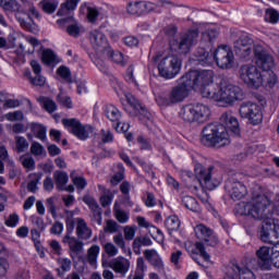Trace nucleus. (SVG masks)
Segmentation results:
<instances>
[{
    "mask_svg": "<svg viewBox=\"0 0 279 279\" xmlns=\"http://www.w3.org/2000/svg\"><path fill=\"white\" fill-rule=\"evenodd\" d=\"M215 72L213 70H191L181 76L178 81V85L171 88L169 92H163L156 98L158 106L161 108H168V106H175V104H182L186 97H189V90H199L202 97H204L205 90L215 88Z\"/></svg>",
    "mask_w": 279,
    "mask_h": 279,
    "instance_id": "obj_1",
    "label": "nucleus"
},
{
    "mask_svg": "<svg viewBox=\"0 0 279 279\" xmlns=\"http://www.w3.org/2000/svg\"><path fill=\"white\" fill-rule=\"evenodd\" d=\"M238 215L252 217L256 221H263L259 230V239L263 243L279 241V219L271 218V201L264 194L254 193L247 202L235 206Z\"/></svg>",
    "mask_w": 279,
    "mask_h": 279,
    "instance_id": "obj_2",
    "label": "nucleus"
},
{
    "mask_svg": "<svg viewBox=\"0 0 279 279\" xmlns=\"http://www.w3.org/2000/svg\"><path fill=\"white\" fill-rule=\"evenodd\" d=\"M221 124H207L202 131V143L206 147H226L230 145V134L228 130L234 134V136L241 135V126L239 120L232 114V112H225L220 117Z\"/></svg>",
    "mask_w": 279,
    "mask_h": 279,
    "instance_id": "obj_3",
    "label": "nucleus"
},
{
    "mask_svg": "<svg viewBox=\"0 0 279 279\" xmlns=\"http://www.w3.org/2000/svg\"><path fill=\"white\" fill-rule=\"evenodd\" d=\"M191 60L195 64H201V66H210L216 62L220 69H232L234 66V52L228 45L218 46L214 52H209L205 48H198Z\"/></svg>",
    "mask_w": 279,
    "mask_h": 279,
    "instance_id": "obj_4",
    "label": "nucleus"
},
{
    "mask_svg": "<svg viewBox=\"0 0 279 279\" xmlns=\"http://www.w3.org/2000/svg\"><path fill=\"white\" fill-rule=\"evenodd\" d=\"M204 98L213 99L223 108H228V106H234L235 101H243L245 93L241 87L227 81H221L220 84L215 85V88L205 90Z\"/></svg>",
    "mask_w": 279,
    "mask_h": 279,
    "instance_id": "obj_5",
    "label": "nucleus"
},
{
    "mask_svg": "<svg viewBox=\"0 0 279 279\" xmlns=\"http://www.w3.org/2000/svg\"><path fill=\"white\" fill-rule=\"evenodd\" d=\"M211 114L210 107L202 102L185 105L179 111V117L182 121L185 123H197L198 125L208 123Z\"/></svg>",
    "mask_w": 279,
    "mask_h": 279,
    "instance_id": "obj_6",
    "label": "nucleus"
},
{
    "mask_svg": "<svg viewBox=\"0 0 279 279\" xmlns=\"http://www.w3.org/2000/svg\"><path fill=\"white\" fill-rule=\"evenodd\" d=\"M182 71V60L175 56H168L158 63V73L163 80H173Z\"/></svg>",
    "mask_w": 279,
    "mask_h": 279,
    "instance_id": "obj_7",
    "label": "nucleus"
},
{
    "mask_svg": "<svg viewBox=\"0 0 279 279\" xmlns=\"http://www.w3.org/2000/svg\"><path fill=\"white\" fill-rule=\"evenodd\" d=\"M239 77L241 82L246 84L248 88H254L255 90L263 86V74L258 71L256 65L245 64L242 65L239 70Z\"/></svg>",
    "mask_w": 279,
    "mask_h": 279,
    "instance_id": "obj_8",
    "label": "nucleus"
},
{
    "mask_svg": "<svg viewBox=\"0 0 279 279\" xmlns=\"http://www.w3.org/2000/svg\"><path fill=\"white\" fill-rule=\"evenodd\" d=\"M61 123L65 130L73 136H76L78 141H86L93 134V128L90 124H82V122L75 118H64Z\"/></svg>",
    "mask_w": 279,
    "mask_h": 279,
    "instance_id": "obj_9",
    "label": "nucleus"
},
{
    "mask_svg": "<svg viewBox=\"0 0 279 279\" xmlns=\"http://www.w3.org/2000/svg\"><path fill=\"white\" fill-rule=\"evenodd\" d=\"M197 38H199V33L196 29L189 31L181 35L179 39L171 40L170 48L179 53H189L191 47L197 43Z\"/></svg>",
    "mask_w": 279,
    "mask_h": 279,
    "instance_id": "obj_10",
    "label": "nucleus"
},
{
    "mask_svg": "<svg viewBox=\"0 0 279 279\" xmlns=\"http://www.w3.org/2000/svg\"><path fill=\"white\" fill-rule=\"evenodd\" d=\"M240 117L242 119H247L252 125H258L263 123V111L258 104L246 101L240 106L239 109Z\"/></svg>",
    "mask_w": 279,
    "mask_h": 279,
    "instance_id": "obj_11",
    "label": "nucleus"
},
{
    "mask_svg": "<svg viewBox=\"0 0 279 279\" xmlns=\"http://www.w3.org/2000/svg\"><path fill=\"white\" fill-rule=\"evenodd\" d=\"M256 44L254 43V38L247 34L243 33L233 44L235 53L241 58H247L252 56V53H256Z\"/></svg>",
    "mask_w": 279,
    "mask_h": 279,
    "instance_id": "obj_12",
    "label": "nucleus"
},
{
    "mask_svg": "<svg viewBox=\"0 0 279 279\" xmlns=\"http://www.w3.org/2000/svg\"><path fill=\"white\" fill-rule=\"evenodd\" d=\"M194 171L201 186L203 189H207V191H214V189H217V186H219L221 183L219 180H213V167L206 169L201 163H196Z\"/></svg>",
    "mask_w": 279,
    "mask_h": 279,
    "instance_id": "obj_13",
    "label": "nucleus"
},
{
    "mask_svg": "<svg viewBox=\"0 0 279 279\" xmlns=\"http://www.w3.org/2000/svg\"><path fill=\"white\" fill-rule=\"evenodd\" d=\"M226 279H256V277L245 264L231 263L226 269Z\"/></svg>",
    "mask_w": 279,
    "mask_h": 279,
    "instance_id": "obj_14",
    "label": "nucleus"
},
{
    "mask_svg": "<svg viewBox=\"0 0 279 279\" xmlns=\"http://www.w3.org/2000/svg\"><path fill=\"white\" fill-rule=\"evenodd\" d=\"M276 246H262L256 251L257 266L262 271H269L271 269V258H274Z\"/></svg>",
    "mask_w": 279,
    "mask_h": 279,
    "instance_id": "obj_15",
    "label": "nucleus"
},
{
    "mask_svg": "<svg viewBox=\"0 0 279 279\" xmlns=\"http://www.w3.org/2000/svg\"><path fill=\"white\" fill-rule=\"evenodd\" d=\"M255 60L257 66L262 69V71H264L265 73L274 69V57L265 51L263 45L255 46Z\"/></svg>",
    "mask_w": 279,
    "mask_h": 279,
    "instance_id": "obj_16",
    "label": "nucleus"
},
{
    "mask_svg": "<svg viewBox=\"0 0 279 279\" xmlns=\"http://www.w3.org/2000/svg\"><path fill=\"white\" fill-rule=\"evenodd\" d=\"M194 232L197 239H199L201 241H205V243H207V245H210L211 247L219 243V238H217L215 231L206 227V225H197L196 227H194Z\"/></svg>",
    "mask_w": 279,
    "mask_h": 279,
    "instance_id": "obj_17",
    "label": "nucleus"
},
{
    "mask_svg": "<svg viewBox=\"0 0 279 279\" xmlns=\"http://www.w3.org/2000/svg\"><path fill=\"white\" fill-rule=\"evenodd\" d=\"M26 43L27 45L25 46L20 45V48L15 50V53H17V56H23V53H25V56H27L31 60L33 73H36V60L32 59V56H34V51H36V38L32 36H26Z\"/></svg>",
    "mask_w": 279,
    "mask_h": 279,
    "instance_id": "obj_18",
    "label": "nucleus"
},
{
    "mask_svg": "<svg viewBox=\"0 0 279 279\" xmlns=\"http://www.w3.org/2000/svg\"><path fill=\"white\" fill-rule=\"evenodd\" d=\"M187 252H189L191 258H193V260H195V263H197V265H202V264H199V258L197 256H201V258H203V260H205V263L210 262V254H208V252H206V246H204V243H202V242H196V243L187 246Z\"/></svg>",
    "mask_w": 279,
    "mask_h": 279,
    "instance_id": "obj_19",
    "label": "nucleus"
},
{
    "mask_svg": "<svg viewBox=\"0 0 279 279\" xmlns=\"http://www.w3.org/2000/svg\"><path fill=\"white\" fill-rule=\"evenodd\" d=\"M89 40L94 49L98 53H105V51L110 47L108 45V39L106 38V35L99 31H93L89 34Z\"/></svg>",
    "mask_w": 279,
    "mask_h": 279,
    "instance_id": "obj_20",
    "label": "nucleus"
},
{
    "mask_svg": "<svg viewBox=\"0 0 279 279\" xmlns=\"http://www.w3.org/2000/svg\"><path fill=\"white\" fill-rule=\"evenodd\" d=\"M156 8L155 3L138 1V2H130L126 7L128 14H132L134 16H141V14H145L147 12H151Z\"/></svg>",
    "mask_w": 279,
    "mask_h": 279,
    "instance_id": "obj_21",
    "label": "nucleus"
},
{
    "mask_svg": "<svg viewBox=\"0 0 279 279\" xmlns=\"http://www.w3.org/2000/svg\"><path fill=\"white\" fill-rule=\"evenodd\" d=\"M229 195L234 201L243 199L247 196V186L238 178H233L230 182Z\"/></svg>",
    "mask_w": 279,
    "mask_h": 279,
    "instance_id": "obj_22",
    "label": "nucleus"
},
{
    "mask_svg": "<svg viewBox=\"0 0 279 279\" xmlns=\"http://www.w3.org/2000/svg\"><path fill=\"white\" fill-rule=\"evenodd\" d=\"M110 269L114 271V274H119L122 278L128 276V271H130L131 263L130 259L119 256L109 263Z\"/></svg>",
    "mask_w": 279,
    "mask_h": 279,
    "instance_id": "obj_23",
    "label": "nucleus"
},
{
    "mask_svg": "<svg viewBox=\"0 0 279 279\" xmlns=\"http://www.w3.org/2000/svg\"><path fill=\"white\" fill-rule=\"evenodd\" d=\"M76 235L78 239H82V241H88L90 236H93V229L89 228V226L86 223V220L83 218H76Z\"/></svg>",
    "mask_w": 279,
    "mask_h": 279,
    "instance_id": "obj_24",
    "label": "nucleus"
},
{
    "mask_svg": "<svg viewBox=\"0 0 279 279\" xmlns=\"http://www.w3.org/2000/svg\"><path fill=\"white\" fill-rule=\"evenodd\" d=\"M144 258L148 263L156 267V269H163L165 263L162 262V257L158 254V252L154 248L144 251Z\"/></svg>",
    "mask_w": 279,
    "mask_h": 279,
    "instance_id": "obj_25",
    "label": "nucleus"
},
{
    "mask_svg": "<svg viewBox=\"0 0 279 279\" xmlns=\"http://www.w3.org/2000/svg\"><path fill=\"white\" fill-rule=\"evenodd\" d=\"M41 62L46 64V66H51L52 69L54 66H58L60 62H62V59L53 52L51 49H45L41 53Z\"/></svg>",
    "mask_w": 279,
    "mask_h": 279,
    "instance_id": "obj_26",
    "label": "nucleus"
},
{
    "mask_svg": "<svg viewBox=\"0 0 279 279\" xmlns=\"http://www.w3.org/2000/svg\"><path fill=\"white\" fill-rule=\"evenodd\" d=\"M102 56L105 58H110L112 62L120 64V66H125V64H128V57L123 56L120 51L112 50L110 46L107 48Z\"/></svg>",
    "mask_w": 279,
    "mask_h": 279,
    "instance_id": "obj_27",
    "label": "nucleus"
},
{
    "mask_svg": "<svg viewBox=\"0 0 279 279\" xmlns=\"http://www.w3.org/2000/svg\"><path fill=\"white\" fill-rule=\"evenodd\" d=\"M113 216L119 223H128L130 221V211L121 208V203H119V201L114 202Z\"/></svg>",
    "mask_w": 279,
    "mask_h": 279,
    "instance_id": "obj_28",
    "label": "nucleus"
},
{
    "mask_svg": "<svg viewBox=\"0 0 279 279\" xmlns=\"http://www.w3.org/2000/svg\"><path fill=\"white\" fill-rule=\"evenodd\" d=\"M98 190L101 193L100 195V205L102 208H107V206H110L114 199V193L112 191L106 189L104 185H98Z\"/></svg>",
    "mask_w": 279,
    "mask_h": 279,
    "instance_id": "obj_29",
    "label": "nucleus"
},
{
    "mask_svg": "<svg viewBox=\"0 0 279 279\" xmlns=\"http://www.w3.org/2000/svg\"><path fill=\"white\" fill-rule=\"evenodd\" d=\"M57 264L59 265V267L56 269L57 276L59 278H64L65 274H68V271H71V259L66 257H59L57 259Z\"/></svg>",
    "mask_w": 279,
    "mask_h": 279,
    "instance_id": "obj_30",
    "label": "nucleus"
},
{
    "mask_svg": "<svg viewBox=\"0 0 279 279\" xmlns=\"http://www.w3.org/2000/svg\"><path fill=\"white\" fill-rule=\"evenodd\" d=\"M54 184L58 191H64V186L69 184V174L64 171H54L53 173Z\"/></svg>",
    "mask_w": 279,
    "mask_h": 279,
    "instance_id": "obj_31",
    "label": "nucleus"
},
{
    "mask_svg": "<svg viewBox=\"0 0 279 279\" xmlns=\"http://www.w3.org/2000/svg\"><path fill=\"white\" fill-rule=\"evenodd\" d=\"M58 5H60V0H43L39 2V8L46 14H53L58 10Z\"/></svg>",
    "mask_w": 279,
    "mask_h": 279,
    "instance_id": "obj_32",
    "label": "nucleus"
},
{
    "mask_svg": "<svg viewBox=\"0 0 279 279\" xmlns=\"http://www.w3.org/2000/svg\"><path fill=\"white\" fill-rule=\"evenodd\" d=\"M80 12H82V14H86L89 23H95L97 21V16H99V11L96 8L88 7L87 4H82Z\"/></svg>",
    "mask_w": 279,
    "mask_h": 279,
    "instance_id": "obj_33",
    "label": "nucleus"
},
{
    "mask_svg": "<svg viewBox=\"0 0 279 279\" xmlns=\"http://www.w3.org/2000/svg\"><path fill=\"white\" fill-rule=\"evenodd\" d=\"M99 252H101V247L99 245L94 244L87 251V262L92 267H97V258L99 256Z\"/></svg>",
    "mask_w": 279,
    "mask_h": 279,
    "instance_id": "obj_34",
    "label": "nucleus"
},
{
    "mask_svg": "<svg viewBox=\"0 0 279 279\" xmlns=\"http://www.w3.org/2000/svg\"><path fill=\"white\" fill-rule=\"evenodd\" d=\"M182 204L187 208V210H191L192 213H201L202 207H199V203H197V199L193 196H184L182 198Z\"/></svg>",
    "mask_w": 279,
    "mask_h": 279,
    "instance_id": "obj_35",
    "label": "nucleus"
},
{
    "mask_svg": "<svg viewBox=\"0 0 279 279\" xmlns=\"http://www.w3.org/2000/svg\"><path fill=\"white\" fill-rule=\"evenodd\" d=\"M105 114L112 123H118L119 119H121V112L113 105H107L105 107Z\"/></svg>",
    "mask_w": 279,
    "mask_h": 279,
    "instance_id": "obj_36",
    "label": "nucleus"
},
{
    "mask_svg": "<svg viewBox=\"0 0 279 279\" xmlns=\"http://www.w3.org/2000/svg\"><path fill=\"white\" fill-rule=\"evenodd\" d=\"M38 102L40 104L41 108H44V110H46V112H49L50 114L51 112H56L58 110V105H56V101H53L49 97H39Z\"/></svg>",
    "mask_w": 279,
    "mask_h": 279,
    "instance_id": "obj_37",
    "label": "nucleus"
},
{
    "mask_svg": "<svg viewBox=\"0 0 279 279\" xmlns=\"http://www.w3.org/2000/svg\"><path fill=\"white\" fill-rule=\"evenodd\" d=\"M70 178L77 191H84L86 189L88 182H86L84 177L77 175V171H72Z\"/></svg>",
    "mask_w": 279,
    "mask_h": 279,
    "instance_id": "obj_38",
    "label": "nucleus"
},
{
    "mask_svg": "<svg viewBox=\"0 0 279 279\" xmlns=\"http://www.w3.org/2000/svg\"><path fill=\"white\" fill-rule=\"evenodd\" d=\"M165 227L167 228L169 234L180 230V218L177 216H169L165 221Z\"/></svg>",
    "mask_w": 279,
    "mask_h": 279,
    "instance_id": "obj_39",
    "label": "nucleus"
},
{
    "mask_svg": "<svg viewBox=\"0 0 279 279\" xmlns=\"http://www.w3.org/2000/svg\"><path fill=\"white\" fill-rule=\"evenodd\" d=\"M63 243H68L72 252H80V250H82V243L71 235H65L63 238Z\"/></svg>",
    "mask_w": 279,
    "mask_h": 279,
    "instance_id": "obj_40",
    "label": "nucleus"
},
{
    "mask_svg": "<svg viewBox=\"0 0 279 279\" xmlns=\"http://www.w3.org/2000/svg\"><path fill=\"white\" fill-rule=\"evenodd\" d=\"M121 226H119L117 221L109 219L106 220V223L104 226V232H106V234H117Z\"/></svg>",
    "mask_w": 279,
    "mask_h": 279,
    "instance_id": "obj_41",
    "label": "nucleus"
},
{
    "mask_svg": "<svg viewBox=\"0 0 279 279\" xmlns=\"http://www.w3.org/2000/svg\"><path fill=\"white\" fill-rule=\"evenodd\" d=\"M57 75L64 80L65 82H73V78L71 77V70L66 65H60L57 69Z\"/></svg>",
    "mask_w": 279,
    "mask_h": 279,
    "instance_id": "obj_42",
    "label": "nucleus"
},
{
    "mask_svg": "<svg viewBox=\"0 0 279 279\" xmlns=\"http://www.w3.org/2000/svg\"><path fill=\"white\" fill-rule=\"evenodd\" d=\"M0 7L5 12H15V10H19V4L16 3V0H0Z\"/></svg>",
    "mask_w": 279,
    "mask_h": 279,
    "instance_id": "obj_43",
    "label": "nucleus"
},
{
    "mask_svg": "<svg viewBox=\"0 0 279 279\" xmlns=\"http://www.w3.org/2000/svg\"><path fill=\"white\" fill-rule=\"evenodd\" d=\"M102 250L110 258L119 254V247H117V245H114L112 242L105 243L102 245Z\"/></svg>",
    "mask_w": 279,
    "mask_h": 279,
    "instance_id": "obj_44",
    "label": "nucleus"
},
{
    "mask_svg": "<svg viewBox=\"0 0 279 279\" xmlns=\"http://www.w3.org/2000/svg\"><path fill=\"white\" fill-rule=\"evenodd\" d=\"M219 36V32L216 28H208L205 33H203L202 40L204 43H213Z\"/></svg>",
    "mask_w": 279,
    "mask_h": 279,
    "instance_id": "obj_45",
    "label": "nucleus"
},
{
    "mask_svg": "<svg viewBox=\"0 0 279 279\" xmlns=\"http://www.w3.org/2000/svg\"><path fill=\"white\" fill-rule=\"evenodd\" d=\"M15 145L17 154H23L29 147L27 140L23 136H15Z\"/></svg>",
    "mask_w": 279,
    "mask_h": 279,
    "instance_id": "obj_46",
    "label": "nucleus"
},
{
    "mask_svg": "<svg viewBox=\"0 0 279 279\" xmlns=\"http://www.w3.org/2000/svg\"><path fill=\"white\" fill-rule=\"evenodd\" d=\"M265 19H266V21H268V23L276 25V23H278V21H279V12L276 11L275 9H268L266 11Z\"/></svg>",
    "mask_w": 279,
    "mask_h": 279,
    "instance_id": "obj_47",
    "label": "nucleus"
},
{
    "mask_svg": "<svg viewBox=\"0 0 279 279\" xmlns=\"http://www.w3.org/2000/svg\"><path fill=\"white\" fill-rule=\"evenodd\" d=\"M263 80H267V84L270 88H272V86H276L277 82H278V76H276V73H274L271 70L262 74Z\"/></svg>",
    "mask_w": 279,
    "mask_h": 279,
    "instance_id": "obj_48",
    "label": "nucleus"
},
{
    "mask_svg": "<svg viewBox=\"0 0 279 279\" xmlns=\"http://www.w3.org/2000/svg\"><path fill=\"white\" fill-rule=\"evenodd\" d=\"M143 202L147 208H154L156 206V196L154 193L146 192L143 196Z\"/></svg>",
    "mask_w": 279,
    "mask_h": 279,
    "instance_id": "obj_49",
    "label": "nucleus"
},
{
    "mask_svg": "<svg viewBox=\"0 0 279 279\" xmlns=\"http://www.w3.org/2000/svg\"><path fill=\"white\" fill-rule=\"evenodd\" d=\"M57 101L64 108H73V101L71 100V97L64 94H59L57 97Z\"/></svg>",
    "mask_w": 279,
    "mask_h": 279,
    "instance_id": "obj_50",
    "label": "nucleus"
},
{
    "mask_svg": "<svg viewBox=\"0 0 279 279\" xmlns=\"http://www.w3.org/2000/svg\"><path fill=\"white\" fill-rule=\"evenodd\" d=\"M43 71V68L40 64H36V82L37 86H49L47 84V77H45L40 72Z\"/></svg>",
    "mask_w": 279,
    "mask_h": 279,
    "instance_id": "obj_51",
    "label": "nucleus"
},
{
    "mask_svg": "<svg viewBox=\"0 0 279 279\" xmlns=\"http://www.w3.org/2000/svg\"><path fill=\"white\" fill-rule=\"evenodd\" d=\"M145 271H147V264H145V258L137 257L135 274H140L142 276H145Z\"/></svg>",
    "mask_w": 279,
    "mask_h": 279,
    "instance_id": "obj_52",
    "label": "nucleus"
},
{
    "mask_svg": "<svg viewBox=\"0 0 279 279\" xmlns=\"http://www.w3.org/2000/svg\"><path fill=\"white\" fill-rule=\"evenodd\" d=\"M100 141L102 143H112L114 141V135L112 131L102 129L100 131Z\"/></svg>",
    "mask_w": 279,
    "mask_h": 279,
    "instance_id": "obj_53",
    "label": "nucleus"
},
{
    "mask_svg": "<svg viewBox=\"0 0 279 279\" xmlns=\"http://www.w3.org/2000/svg\"><path fill=\"white\" fill-rule=\"evenodd\" d=\"M36 137L39 138V141H47V126L43 124H36Z\"/></svg>",
    "mask_w": 279,
    "mask_h": 279,
    "instance_id": "obj_54",
    "label": "nucleus"
},
{
    "mask_svg": "<svg viewBox=\"0 0 279 279\" xmlns=\"http://www.w3.org/2000/svg\"><path fill=\"white\" fill-rule=\"evenodd\" d=\"M136 236V227H124V239L125 241H132Z\"/></svg>",
    "mask_w": 279,
    "mask_h": 279,
    "instance_id": "obj_55",
    "label": "nucleus"
},
{
    "mask_svg": "<svg viewBox=\"0 0 279 279\" xmlns=\"http://www.w3.org/2000/svg\"><path fill=\"white\" fill-rule=\"evenodd\" d=\"M120 167V171L117 172L116 174H113V177L111 178V184L113 186H117V184H119V182H121V180H123V173H124V169L122 165H119Z\"/></svg>",
    "mask_w": 279,
    "mask_h": 279,
    "instance_id": "obj_56",
    "label": "nucleus"
},
{
    "mask_svg": "<svg viewBox=\"0 0 279 279\" xmlns=\"http://www.w3.org/2000/svg\"><path fill=\"white\" fill-rule=\"evenodd\" d=\"M8 121H23V111H14L5 114Z\"/></svg>",
    "mask_w": 279,
    "mask_h": 279,
    "instance_id": "obj_57",
    "label": "nucleus"
},
{
    "mask_svg": "<svg viewBox=\"0 0 279 279\" xmlns=\"http://www.w3.org/2000/svg\"><path fill=\"white\" fill-rule=\"evenodd\" d=\"M113 243L117 247H120V250H125V239H123V234L119 233L113 235Z\"/></svg>",
    "mask_w": 279,
    "mask_h": 279,
    "instance_id": "obj_58",
    "label": "nucleus"
},
{
    "mask_svg": "<svg viewBox=\"0 0 279 279\" xmlns=\"http://www.w3.org/2000/svg\"><path fill=\"white\" fill-rule=\"evenodd\" d=\"M22 165L25 169L32 170L34 169L36 161H34V158L32 157H22Z\"/></svg>",
    "mask_w": 279,
    "mask_h": 279,
    "instance_id": "obj_59",
    "label": "nucleus"
},
{
    "mask_svg": "<svg viewBox=\"0 0 279 279\" xmlns=\"http://www.w3.org/2000/svg\"><path fill=\"white\" fill-rule=\"evenodd\" d=\"M19 223V215L13 214L10 215L9 219L5 220V226L9 228H16V225Z\"/></svg>",
    "mask_w": 279,
    "mask_h": 279,
    "instance_id": "obj_60",
    "label": "nucleus"
},
{
    "mask_svg": "<svg viewBox=\"0 0 279 279\" xmlns=\"http://www.w3.org/2000/svg\"><path fill=\"white\" fill-rule=\"evenodd\" d=\"M64 231V225L62 222H54L50 229L51 234H60L61 232Z\"/></svg>",
    "mask_w": 279,
    "mask_h": 279,
    "instance_id": "obj_61",
    "label": "nucleus"
},
{
    "mask_svg": "<svg viewBox=\"0 0 279 279\" xmlns=\"http://www.w3.org/2000/svg\"><path fill=\"white\" fill-rule=\"evenodd\" d=\"M180 258H182V251H175L171 253L170 260L175 267L180 265Z\"/></svg>",
    "mask_w": 279,
    "mask_h": 279,
    "instance_id": "obj_62",
    "label": "nucleus"
},
{
    "mask_svg": "<svg viewBox=\"0 0 279 279\" xmlns=\"http://www.w3.org/2000/svg\"><path fill=\"white\" fill-rule=\"evenodd\" d=\"M114 130H117V132H128L130 130V123H122V122H117L116 125H113Z\"/></svg>",
    "mask_w": 279,
    "mask_h": 279,
    "instance_id": "obj_63",
    "label": "nucleus"
},
{
    "mask_svg": "<svg viewBox=\"0 0 279 279\" xmlns=\"http://www.w3.org/2000/svg\"><path fill=\"white\" fill-rule=\"evenodd\" d=\"M272 265H274V267L279 269V250H278V246H275V252H274L272 257H271V266Z\"/></svg>",
    "mask_w": 279,
    "mask_h": 279,
    "instance_id": "obj_64",
    "label": "nucleus"
}]
</instances>
